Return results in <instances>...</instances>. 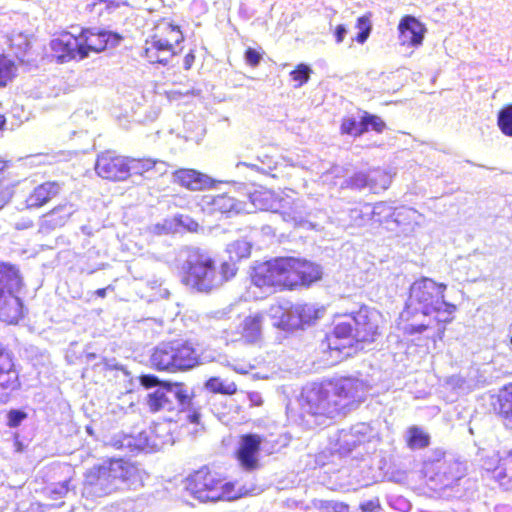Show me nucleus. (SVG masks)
I'll return each instance as SVG.
<instances>
[{
    "instance_id": "1",
    "label": "nucleus",
    "mask_w": 512,
    "mask_h": 512,
    "mask_svg": "<svg viewBox=\"0 0 512 512\" xmlns=\"http://www.w3.org/2000/svg\"><path fill=\"white\" fill-rule=\"evenodd\" d=\"M379 319L380 314L367 306L337 317L332 332L326 336L328 349L338 352L343 358L351 357L364 349L365 343L375 341L379 334Z\"/></svg>"
},
{
    "instance_id": "2",
    "label": "nucleus",
    "mask_w": 512,
    "mask_h": 512,
    "mask_svg": "<svg viewBox=\"0 0 512 512\" xmlns=\"http://www.w3.org/2000/svg\"><path fill=\"white\" fill-rule=\"evenodd\" d=\"M379 319L380 314L367 306L337 317L332 332L326 336L328 349L338 352L343 358L351 357L364 349L365 343L375 341L379 334Z\"/></svg>"
},
{
    "instance_id": "3",
    "label": "nucleus",
    "mask_w": 512,
    "mask_h": 512,
    "mask_svg": "<svg viewBox=\"0 0 512 512\" xmlns=\"http://www.w3.org/2000/svg\"><path fill=\"white\" fill-rule=\"evenodd\" d=\"M142 485V471L135 464L113 459L85 473L82 496L94 500L118 491L136 490Z\"/></svg>"
},
{
    "instance_id": "4",
    "label": "nucleus",
    "mask_w": 512,
    "mask_h": 512,
    "mask_svg": "<svg viewBox=\"0 0 512 512\" xmlns=\"http://www.w3.org/2000/svg\"><path fill=\"white\" fill-rule=\"evenodd\" d=\"M184 282L192 289L209 293L236 275L237 267L233 263L223 262L218 271L215 261L208 251L198 247H186L179 254Z\"/></svg>"
},
{
    "instance_id": "5",
    "label": "nucleus",
    "mask_w": 512,
    "mask_h": 512,
    "mask_svg": "<svg viewBox=\"0 0 512 512\" xmlns=\"http://www.w3.org/2000/svg\"><path fill=\"white\" fill-rule=\"evenodd\" d=\"M446 289L445 284L437 283L428 277L414 281L410 286L409 297L401 318L408 321L410 318H426L435 314V320L438 322H450L456 306L445 300Z\"/></svg>"
},
{
    "instance_id": "6",
    "label": "nucleus",
    "mask_w": 512,
    "mask_h": 512,
    "mask_svg": "<svg viewBox=\"0 0 512 512\" xmlns=\"http://www.w3.org/2000/svg\"><path fill=\"white\" fill-rule=\"evenodd\" d=\"M146 404L153 413L177 410L186 414L192 424H200V406L184 383L165 382L146 397Z\"/></svg>"
},
{
    "instance_id": "7",
    "label": "nucleus",
    "mask_w": 512,
    "mask_h": 512,
    "mask_svg": "<svg viewBox=\"0 0 512 512\" xmlns=\"http://www.w3.org/2000/svg\"><path fill=\"white\" fill-rule=\"evenodd\" d=\"M24 286L20 269L10 262L0 261V320L16 324L24 315L19 293Z\"/></svg>"
},
{
    "instance_id": "8",
    "label": "nucleus",
    "mask_w": 512,
    "mask_h": 512,
    "mask_svg": "<svg viewBox=\"0 0 512 512\" xmlns=\"http://www.w3.org/2000/svg\"><path fill=\"white\" fill-rule=\"evenodd\" d=\"M185 490L199 502H217L236 498L234 485L226 482L218 473L202 467L185 480Z\"/></svg>"
},
{
    "instance_id": "9",
    "label": "nucleus",
    "mask_w": 512,
    "mask_h": 512,
    "mask_svg": "<svg viewBox=\"0 0 512 512\" xmlns=\"http://www.w3.org/2000/svg\"><path fill=\"white\" fill-rule=\"evenodd\" d=\"M154 368L161 371H182L199 364V354L187 341L174 340L159 343L150 358Z\"/></svg>"
},
{
    "instance_id": "10",
    "label": "nucleus",
    "mask_w": 512,
    "mask_h": 512,
    "mask_svg": "<svg viewBox=\"0 0 512 512\" xmlns=\"http://www.w3.org/2000/svg\"><path fill=\"white\" fill-rule=\"evenodd\" d=\"M298 402L303 414L326 419L340 415L330 381L305 386Z\"/></svg>"
},
{
    "instance_id": "11",
    "label": "nucleus",
    "mask_w": 512,
    "mask_h": 512,
    "mask_svg": "<svg viewBox=\"0 0 512 512\" xmlns=\"http://www.w3.org/2000/svg\"><path fill=\"white\" fill-rule=\"evenodd\" d=\"M425 471L431 482L441 489H446L452 488L462 480L466 466L454 455L443 452L425 464Z\"/></svg>"
},
{
    "instance_id": "12",
    "label": "nucleus",
    "mask_w": 512,
    "mask_h": 512,
    "mask_svg": "<svg viewBox=\"0 0 512 512\" xmlns=\"http://www.w3.org/2000/svg\"><path fill=\"white\" fill-rule=\"evenodd\" d=\"M340 415L356 409L366 400L370 385L356 377H341L330 380Z\"/></svg>"
},
{
    "instance_id": "13",
    "label": "nucleus",
    "mask_w": 512,
    "mask_h": 512,
    "mask_svg": "<svg viewBox=\"0 0 512 512\" xmlns=\"http://www.w3.org/2000/svg\"><path fill=\"white\" fill-rule=\"evenodd\" d=\"M289 263L286 257H280L257 264L251 275L253 284L260 288L289 287Z\"/></svg>"
},
{
    "instance_id": "14",
    "label": "nucleus",
    "mask_w": 512,
    "mask_h": 512,
    "mask_svg": "<svg viewBox=\"0 0 512 512\" xmlns=\"http://www.w3.org/2000/svg\"><path fill=\"white\" fill-rule=\"evenodd\" d=\"M169 28L170 33L174 34L171 39L161 38L158 35H152L146 39L143 55L150 63L165 66L175 56L172 41L179 44L183 40V36L178 27L169 24Z\"/></svg>"
},
{
    "instance_id": "15",
    "label": "nucleus",
    "mask_w": 512,
    "mask_h": 512,
    "mask_svg": "<svg viewBox=\"0 0 512 512\" xmlns=\"http://www.w3.org/2000/svg\"><path fill=\"white\" fill-rule=\"evenodd\" d=\"M126 164L127 157L117 155L113 151H105L98 155L95 171L103 179L124 181L128 178Z\"/></svg>"
},
{
    "instance_id": "16",
    "label": "nucleus",
    "mask_w": 512,
    "mask_h": 512,
    "mask_svg": "<svg viewBox=\"0 0 512 512\" xmlns=\"http://www.w3.org/2000/svg\"><path fill=\"white\" fill-rule=\"evenodd\" d=\"M324 314L323 308H316L312 304L297 303L285 310L281 316L283 327L299 329L305 325H311Z\"/></svg>"
},
{
    "instance_id": "17",
    "label": "nucleus",
    "mask_w": 512,
    "mask_h": 512,
    "mask_svg": "<svg viewBox=\"0 0 512 512\" xmlns=\"http://www.w3.org/2000/svg\"><path fill=\"white\" fill-rule=\"evenodd\" d=\"M81 50L85 51V57L89 52H101L108 46L115 47L123 39V37L112 31L101 29H84L79 34Z\"/></svg>"
},
{
    "instance_id": "18",
    "label": "nucleus",
    "mask_w": 512,
    "mask_h": 512,
    "mask_svg": "<svg viewBox=\"0 0 512 512\" xmlns=\"http://www.w3.org/2000/svg\"><path fill=\"white\" fill-rule=\"evenodd\" d=\"M50 48L60 63L77 58L84 59L86 54L84 50H81L79 35L75 36L70 32L61 33L57 38L52 39Z\"/></svg>"
},
{
    "instance_id": "19",
    "label": "nucleus",
    "mask_w": 512,
    "mask_h": 512,
    "mask_svg": "<svg viewBox=\"0 0 512 512\" xmlns=\"http://www.w3.org/2000/svg\"><path fill=\"white\" fill-rule=\"evenodd\" d=\"M286 260L290 262L287 267L290 288L297 285L309 286L321 278L322 270L319 265L292 257H286Z\"/></svg>"
},
{
    "instance_id": "20",
    "label": "nucleus",
    "mask_w": 512,
    "mask_h": 512,
    "mask_svg": "<svg viewBox=\"0 0 512 512\" xmlns=\"http://www.w3.org/2000/svg\"><path fill=\"white\" fill-rule=\"evenodd\" d=\"M261 443L262 437L254 433L244 434L240 437L236 455L245 470L253 471L258 467Z\"/></svg>"
},
{
    "instance_id": "21",
    "label": "nucleus",
    "mask_w": 512,
    "mask_h": 512,
    "mask_svg": "<svg viewBox=\"0 0 512 512\" xmlns=\"http://www.w3.org/2000/svg\"><path fill=\"white\" fill-rule=\"evenodd\" d=\"M20 387L18 372L9 352L0 348V402L5 403L11 393Z\"/></svg>"
},
{
    "instance_id": "22",
    "label": "nucleus",
    "mask_w": 512,
    "mask_h": 512,
    "mask_svg": "<svg viewBox=\"0 0 512 512\" xmlns=\"http://www.w3.org/2000/svg\"><path fill=\"white\" fill-rule=\"evenodd\" d=\"M375 433L372 427L364 422L357 423L348 429H342L339 433V446L341 449L350 452L362 443L369 442Z\"/></svg>"
},
{
    "instance_id": "23",
    "label": "nucleus",
    "mask_w": 512,
    "mask_h": 512,
    "mask_svg": "<svg viewBox=\"0 0 512 512\" xmlns=\"http://www.w3.org/2000/svg\"><path fill=\"white\" fill-rule=\"evenodd\" d=\"M401 45L419 47L423 43L426 27L412 15L404 16L398 25Z\"/></svg>"
},
{
    "instance_id": "24",
    "label": "nucleus",
    "mask_w": 512,
    "mask_h": 512,
    "mask_svg": "<svg viewBox=\"0 0 512 512\" xmlns=\"http://www.w3.org/2000/svg\"><path fill=\"white\" fill-rule=\"evenodd\" d=\"M497 461L498 465L495 467L494 462H484L483 469L503 489L510 490L512 489V447Z\"/></svg>"
},
{
    "instance_id": "25",
    "label": "nucleus",
    "mask_w": 512,
    "mask_h": 512,
    "mask_svg": "<svg viewBox=\"0 0 512 512\" xmlns=\"http://www.w3.org/2000/svg\"><path fill=\"white\" fill-rule=\"evenodd\" d=\"M484 383V376L480 373L479 368L475 366L468 368L464 374L451 375L446 379L448 387L462 394L469 393Z\"/></svg>"
},
{
    "instance_id": "26",
    "label": "nucleus",
    "mask_w": 512,
    "mask_h": 512,
    "mask_svg": "<svg viewBox=\"0 0 512 512\" xmlns=\"http://www.w3.org/2000/svg\"><path fill=\"white\" fill-rule=\"evenodd\" d=\"M62 190L56 181H46L35 186L25 199L26 209H38L57 197Z\"/></svg>"
},
{
    "instance_id": "27",
    "label": "nucleus",
    "mask_w": 512,
    "mask_h": 512,
    "mask_svg": "<svg viewBox=\"0 0 512 512\" xmlns=\"http://www.w3.org/2000/svg\"><path fill=\"white\" fill-rule=\"evenodd\" d=\"M173 182L192 191H199L213 186L211 177L194 169L176 170L173 173Z\"/></svg>"
},
{
    "instance_id": "28",
    "label": "nucleus",
    "mask_w": 512,
    "mask_h": 512,
    "mask_svg": "<svg viewBox=\"0 0 512 512\" xmlns=\"http://www.w3.org/2000/svg\"><path fill=\"white\" fill-rule=\"evenodd\" d=\"M212 209L227 217L240 213H251V209L245 206V201L237 200L228 194H219L212 198L210 202Z\"/></svg>"
},
{
    "instance_id": "29",
    "label": "nucleus",
    "mask_w": 512,
    "mask_h": 512,
    "mask_svg": "<svg viewBox=\"0 0 512 512\" xmlns=\"http://www.w3.org/2000/svg\"><path fill=\"white\" fill-rule=\"evenodd\" d=\"M245 189L248 199V202L245 201V206L251 209V213L255 210H268L272 208L273 194L270 191L263 188L254 189L253 191L246 187Z\"/></svg>"
},
{
    "instance_id": "30",
    "label": "nucleus",
    "mask_w": 512,
    "mask_h": 512,
    "mask_svg": "<svg viewBox=\"0 0 512 512\" xmlns=\"http://www.w3.org/2000/svg\"><path fill=\"white\" fill-rule=\"evenodd\" d=\"M76 210V207L72 203H64L54 207L46 213L43 218L45 223L50 227H61L76 212Z\"/></svg>"
},
{
    "instance_id": "31",
    "label": "nucleus",
    "mask_w": 512,
    "mask_h": 512,
    "mask_svg": "<svg viewBox=\"0 0 512 512\" xmlns=\"http://www.w3.org/2000/svg\"><path fill=\"white\" fill-rule=\"evenodd\" d=\"M416 217L417 211L415 209L402 206L396 208L391 224L399 227L401 232L407 233L413 230L414 224H417Z\"/></svg>"
},
{
    "instance_id": "32",
    "label": "nucleus",
    "mask_w": 512,
    "mask_h": 512,
    "mask_svg": "<svg viewBox=\"0 0 512 512\" xmlns=\"http://www.w3.org/2000/svg\"><path fill=\"white\" fill-rule=\"evenodd\" d=\"M404 437L408 448L411 450L424 449L430 444V435L423 428L416 425L410 426Z\"/></svg>"
},
{
    "instance_id": "33",
    "label": "nucleus",
    "mask_w": 512,
    "mask_h": 512,
    "mask_svg": "<svg viewBox=\"0 0 512 512\" xmlns=\"http://www.w3.org/2000/svg\"><path fill=\"white\" fill-rule=\"evenodd\" d=\"M72 480L71 476H67L59 482L51 483L44 488V494L52 500L62 499L71 492L75 494V485L72 484Z\"/></svg>"
},
{
    "instance_id": "34",
    "label": "nucleus",
    "mask_w": 512,
    "mask_h": 512,
    "mask_svg": "<svg viewBox=\"0 0 512 512\" xmlns=\"http://www.w3.org/2000/svg\"><path fill=\"white\" fill-rule=\"evenodd\" d=\"M262 316L256 314L246 317L242 323V337L248 343L256 342L261 335Z\"/></svg>"
},
{
    "instance_id": "35",
    "label": "nucleus",
    "mask_w": 512,
    "mask_h": 512,
    "mask_svg": "<svg viewBox=\"0 0 512 512\" xmlns=\"http://www.w3.org/2000/svg\"><path fill=\"white\" fill-rule=\"evenodd\" d=\"M396 208L387 202H378L374 205L366 203V213L370 212L372 220L379 223H391Z\"/></svg>"
},
{
    "instance_id": "36",
    "label": "nucleus",
    "mask_w": 512,
    "mask_h": 512,
    "mask_svg": "<svg viewBox=\"0 0 512 512\" xmlns=\"http://www.w3.org/2000/svg\"><path fill=\"white\" fill-rule=\"evenodd\" d=\"M499 415L512 422V383L505 385L498 394Z\"/></svg>"
},
{
    "instance_id": "37",
    "label": "nucleus",
    "mask_w": 512,
    "mask_h": 512,
    "mask_svg": "<svg viewBox=\"0 0 512 512\" xmlns=\"http://www.w3.org/2000/svg\"><path fill=\"white\" fill-rule=\"evenodd\" d=\"M368 176L369 189L373 193L386 190L391 183V176L385 170L379 168L368 171Z\"/></svg>"
},
{
    "instance_id": "38",
    "label": "nucleus",
    "mask_w": 512,
    "mask_h": 512,
    "mask_svg": "<svg viewBox=\"0 0 512 512\" xmlns=\"http://www.w3.org/2000/svg\"><path fill=\"white\" fill-rule=\"evenodd\" d=\"M165 444L164 440L158 439L156 430L143 431L139 434L138 443L136 446L140 450L156 451L162 448Z\"/></svg>"
},
{
    "instance_id": "39",
    "label": "nucleus",
    "mask_w": 512,
    "mask_h": 512,
    "mask_svg": "<svg viewBox=\"0 0 512 512\" xmlns=\"http://www.w3.org/2000/svg\"><path fill=\"white\" fill-rule=\"evenodd\" d=\"M252 244L247 240H236L227 246V252L229 253L230 261L235 266V261L250 256Z\"/></svg>"
},
{
    "instance_id": "40",
    "label": "nucleus",
    "mask_w": 512,
    "mask_h": 512,
    "mask_svg": "<svg viewBox=\"0 0 512 512\" xmlns=\"http://www.w3.org/2000/svg\"><path fill=\"white\" fill-rule=\"evenodd\" d=\"M205 388L213 393H220L225 395H233L237 391V386L234 382L222 380L219 377L209 378L205 384Z\"/></svg>"
},
{
    "instance_id": "41",
    "label": "nucleus",
    "mask_w": 512,
    "mask_h": 512,
    "mask_svg": "<svg viewBox=\"0 0 512 512\" xmlns=\"http://www.w3.org/2000/svg\"><path fill=\"white\" fill-rule=\"evenodd\" d=\"M128 2L124 0H92L87 3L86 10L91 13L101 15L104 10L108 13L120 8L121 6H128Z\"/></svg>"
},
{
    "instance_id": "42",
    "label": "nucleus",
    "mask_w": 512,
    "mask_h": 512,
    "mask_svg": "<svg viewBox=\"0 0 512 512\" xmlns=\"http://www.w3.org/2000/svg\"><path fill=\"white\" fill-rule=\"evenodd\" d=\"M156 165V161L152 159H135L127 158L128 177L132 175H143L150 171Z\"/></svg>"
},
{
    "instance_id": "43",
    "label": "nucleus",
    "mask_w": 512,
    "mask_h": 512,
    "mask_svg": "<svg viewBox=\"0 0 512 512\" xmlns=\"http://www.w3.org/2000/svg\"><path fill=\"white\" fill-rule=\"evenodd\" d=\"M497 125L504 135L512 137V104L504 106L498 112Z\"/></svg>"
},
{
    "instance_id": "44",
    "label": "nucleus",
    "mask_w": 512,
    "mask_h": 512,
    "mask_svg": "<svg viewBox=\"0 0 512 512\" xmlns=\"http://www.w3.org/2000/svg\"><path fill=\"white\" fill-rule=\"evenodd\" d=\"M14 62L0 54V87H5L14 77Z\"/></svg>"
},
{
    "instance_id": "45",
    "label": "nucleus",
    "mask_w": 512,
    "mask_h": 512,
    "mask_svg": "<svg viewBox=\"0 0 512 512\" xmlns=\"http://www.w3.org/2000/svg\"><path fill=\"white\" fill-rule=\"evenodd\" d=\"M365 128L362 127V119L359 121L353 117L344 118L341 123V132L350 136H361L365 133Z\"/></svg>"
},
{
    "instance_id": "46",
    "label": "nucleus",
    "mask_w": 512,
    "mask_h": 512,
    "mask_svg": "<svg viewBox=\"0 0 512 512\" xmlns=\"http://www.w3.org/2000/svg\"><path fill=\"white\" fill-rule=\"evenodd\" d=\"M361 119H362V127L363 128L366 127L365 133L367 131H369L370 129L377 133H381V132H383V130L386 127L385 122L379 116L370 114L366 111H364L362 113Z\"/></svg>"
},
{
    "instance_id": "47",
    "label": "nucleus",
    "mask_w": 512,
    "mask_h": 512,
    "mask_svg": "<svg viewBox=\"0 0 512 512\" xmlns=\"http://www.w3.org/2000/svg\"><path fill=\"white\" fill-rule=\"evenodd\" d=\"M11 47L14 50L15 57L23 61L27 50L30 48V43L25 36L19 34L11 39Z\"/></svg>"
},
{
    "instance_id": "48",
    "label": "nucleus",
    "mask_w": 512,
    "mask_h": 512,
    "mask_svg": "<svg viewBox=\"0 0 512 512\" xmlns=\"http://www.w3.org/2000/svg\"><path fill=\"white\" fill-rule=\"evenodd\" d=\"M356 26H357L359 32L357 33L354 40L360 44H363L367 41V39L371 33V30H372L371 22L367 16H361L357 19Z\"/></svg>"
},
{
    "instance_id": "49",
    "label": "nucleus",
    "mask_w": 512,
    "mask_h": 512,
    "mask_svg": "<svg viewBox=\"0 0 512 512\" xmlns=\"http://www.w3.org/2000/svg\"><path fill=\"white\" fill-rule=\"evenodd\" d=\"M257 161L260 162V164L239 162L237 164V167L246 166V167L256 170L257 172H260L262 174H268L269 171L274 169L276 166V163L268 156H265V160L258 157Z\"/></svg>"
},
{
    "instance_id": "50",
    "label": "nucleus",
    "mask_w": 512,
    "mask_h": 512,
    "mask_svg": "<svg viewBox=\"0 0 512 512\" xmlns=\"http://www.w3.org/2000/svg\"><path fill=\"white\" fill-rule=\"evenodd\" d=\"M311 73L312 70L309 65L304 63L299 64L293 71L290 72L292 80L298 82L295 87L298 88L307 83Z\"/></svg>"
},
{
    "instance_id": "51",
    "label": "nucleus",
    "mask_w": 512,
    "mask_h": 512,
    "mask_svg": "<svg viewBox=\"0 0 512 512\" xmlns=\"http://www.w3.org/2000/svg\"><path fill=\"white\" fill-rule=\"evenodd\" d=\"M368 178V172H357L345 181L346 186L358 190L369 188Z\"/></svg>"
},
{
    "instance_id": "52",
    "label": "nucleus",
    "mask_w": 512,
    "mask_h": 512,
    "mask_svg": "<svg viewBox=\"0 0 512 512\" xmlns=\"http://www.w3.org/2000/svg\"><path fill=\"white\" fill-rule=\"evenodd\" d=\"M349 217L357 226H362L366 222L372 220L370 212L366 213V204L362 205L359 208L351 209L349 212Z\"/></svg>"
},
{
    "instance_id": "53",
    "label": "nucleus",
    "mask_w": 512,
    "mask_h": 512,
    "mask_svg": "<svg viewBox=\"0 0 512 512\" xmlns=\"http://www.w3.org/2000/svg\"><path fill=\"white\" fill-rule=\"evenodd\" d=\"M175 221L177 231L179 228H183L189 232H196L199 228L198 222L188 215L177 214L175 215Z\"/></svg>"
},
{
    "instance_id": "54",
    "label": "nucleus",
    "mask_w": 512,
    "mask_h": 512,
    "mask_svg": "<svg viewBox=\"0 0 512 512\" xmlns=\"http://www.w3.org/2000/svg\"><path fill=\"white\" fill-rule=\"evenodd\" d=\"M27 418L26 412L21 409H12L7 413V425L11 428L18 427Z\"/></svg>"
},
{
    "instance_id": "55",
    "label": "nucleus",
    "mask_w": 512,
    "mask_h": 512,
    "mask_svg": "<svg viewBox=\"0 0 512 512\" xmlns=\"http://www.w3.org/2000/svg\"><path fill=\"white\" fill-rule=\"evenodd\" d=\"M158 234H168L177 232L175 216L172 219H165L162 223H157L154 227Z\"/></svg>"
},
{
    "instance_id": "56",
    "label": "nucleus",
    "mask_w": 512,
    "mask_h": 512,
    "mask_svg": "<svg viewBox=\"0 0 512 512\" xmlns=\"http://www.w3.org/2000/svg\"><path fill=\"white\" fill-rule=\"evenodd\" d=\"M133 503L131 501L117 502L110 506L104 507L101 512H132Z\"/></svg>"
},
{
    "instance_id": "57",
    "label": "nucleus",
    "mask_w": 512,
    "mask_h": 512,
    "mask_svg": "<svg viewBox=\"0 0 512 512\" xmlns=\"http://www.w3.org/2000/svg\"><path fill=\"white\" fill-rule=\"evenodd\" d=\"M429 322L425 321H416L415 323L406 324L404 327V332L408 335H415L423 333L428 327Z\"/></svg>"
},
{
    "instance_id": "58",
    "label": "nucleus",
    "mask_w": 512,
    "mask_h": 512,
    "mask_svg": "<svg viewBox=\"0 0 512 512\" xmlns=\"http://www.w3.org/2000/svg\"><path fill=\"white\" fill-rule=\"evenodd\" d=\"M262 59L260 52L253 48H248L245 52V60L250 66H257Z\"/></svg>"
},
{
    "instance_id": "59",
    "label": "nucleus",
    "mask_w": 512,
    "mask_h": 512,
    "mask_svg": "<svg viewBox=\"0 0 512 512\" xmlns=\"http://www.w3.org/2000/svg\"><path fill=\"white\" fill-rule=\"evenodd\" d=\"M359 508L362 512H375L380 508V502L377 497L365 500L360 503Z\"/></svg>"
},
{
    "instance_id": "60",
    "label": "nucleus",
    "mask_w": 512,
    "mask_h": 512,
    "mask_svg": "<svg viewBox=\"0 0 512 512\" xmlns=\"http://www.w3.org/2000/svg\"><path fill=\"white\" fill-rule=\"evenodd\" d=\"M11 188L5 183L0 182V208H2L12 197Z\"/></svg>"
},
{
    "instance_id": "61",
    "label": "nucleus",
    "mask_w": 512,
    "mask_h": 512,
    "mask_svg": "<svg viewBox=\"0 0 512 512\" xmlns=\"http://www.w3.org/2000/svg\"><path fill=\"white\" fill-rule=\"evenodd\" d=\"M322 507L331 508L334 512H349V506L344 502L325 501Z\"/></svg>"
},
{
    "instance_id": "62",
    "label": "nucleus",
    "mask_w": 512,
    "mask_h": 512,
    "mask_svg": "<svg viewBox=\"0 0 512 512\" xmlns=\"http://www.w3.org/2000/svg\"><path fill=\"white\" fill-rule=\"evenodd\" d=\"M140 383L145 388H153L158 386L159 379L154 375H142L140 377Z\"/></svg>"
},
{
    "instance_id": "63",
    "label": "nucleus",
    "mask_w": 512,
    "mask_h": 512,
    "mask_svg": "<svg viewBox=\"0 0 512 512\" xmlns=\"http://www.w3.org/2000/svg\"><path fill=\"white\" fill-rule=\"evenodd\" d=\"M347 34V29L344 25L340 24L336 27L334 36L337 43H341Z\"/></svg>"
},
{
    "instance_id": "64",
    "label": "nucleus",
    "mask_w": 512,
    "mask_h": 512,
    "mask_svg": "<svg viewBox=\"0 0 512 512\" xmlns=\"http://www.w3.org/2000/svg\"><path fill=\"white\" fill-rule=\"evenodd\" d=\"M248 398L254 406H260L262 404V397L258 392L249 393Z\"/></svg>"
}]
</instances>
